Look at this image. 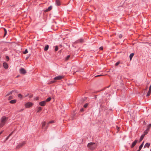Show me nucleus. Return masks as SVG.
Masks as SVG:
<instances>
[{"mask_svg":"<svg viewBox=\"0 0 151 151\" xmlns=\"http://www.w3.org/2000/svg\"><path fill=\"white\" fill-rule=\"evenodd\" d=\"M97 145L94 142H90L88 144L87 147L91 150H94L97 147Z\"/></svg>","mask_w":151,"mask_h":151,"instance_id":"f257e3e1","label":"nucleus"},{"mask_svg":"<svg viewBox=\"0 0 151 151\" xmlns=\"http://www.w3.org/2000/svg\"><path fill=\"white\" fill-rule=\"evenodd\" d=\"M8 119V117L5 116H3L1 119V123H0V127H2L6 123V121Z\"/></svg>","mask_w":151,"mask_h":151,"instance_id":"f03ea898","label":"nucleus"},{"mask_svg":"<svg viewBox=\"0 0 151 151\" xmlns=\"http://www.w3.org/2000/svg\"><path fill=\"white\" fill-rule=\"evenodd\" d=\"M33 105V104L31 102H28L25 104L26 108H28L31 107Z\"/></svg>","mask_w":151,"mask_h":151,"instance_id":"7ed1b4c3","label":"nucleus"},{"mask_svg":"<svg viewBox=\"0 0 151 151\" xmlns=\"http://www.w3.org/2000/svg\"><path fill=\"white\" fill-rule=\"evenodd\" d=\"M20 72L22 74H25L26 73V71L23 68H22L19 70Z\"/></svg>","mask_w":151,"mask_h":151,"instance_id":"20e7f679","label":"nucleus"},{"mask_svg":"<svg viewBox=\"0 0 151 151\" xmlns=\"http://www.w3.org/2000/svg\"><path fill=\"white\" fill-rule=\"evenodd\" d=\"M25 144V142H23L20 144H19L17 147V149H19V148L22 147V146L24 145Z\"/></svg>","mask_w":151,"mask_h":151,"instance_id":"39448f33","label":"nucleus"},{"mask_svg":"<svg viewBox=\"0 0 151 151\" xmlns=\"http://www.w3.org/2000/svg\"><path fill=\"white\" fill-rule=\"evenodd\" d=\"M63 77L62 76H59L55 77L54 78V80H59L62 79Z\"/></svg>","mask_w":151,"mask_h":151,"instance_id":"423d86ee","label":"nucleus"},{"mask_svg":"<svg viewBox=\"0 0 151 151\" xmlns=\"http://www.w3.org/2000/svg\"><path fill=\"white\" fill-rule=\"evenodd\" d=\"M46 103V101H43L40 102L39 105L41 106H43L45 105Z\"/></svg>","mask_w":151,"mask_h":151,"instance_id":"0eeeda50","label":"nucleus"},{"mask_svg":"<svg viewBox=\"0 0 151 151\" xmlns=\"http://www.w3.org/2000/svg\"><path fill=\"white\" fill-rule=\"evenodd\" d=\"M137 142V140H136L135 141L132 143L131 147V148H133L134 147L135 145H136Z\"/></svg>","mask_w":151,"mask_h":151,"instance_id":"6e6552de","label":"nucleus"},{"mask_svg":"<svg viewBox=\"0 0 151 151\" xmlns=\"http://www.w3.org/2000/svg\"><path fill=\"white\" fill-rule=\"evenodd\" d=\"M46 123L45 122H42V129H46L47 128V127H45V125Z\"/></svg>","mask_w":151,"mask_h":151,"instance_id":"1a4fd4ad","label":"nucleus"},{"mask_svg":"<svg viewBox=\"0 0 151 151\" xmlns=\"http://www.w3.org/2000/svg\"><path fill=\"white\" fill-rule=\"evenodd\" d=\"M52 9V6H50L47 9L45 10V12H47L51 10Z\"/></svg>","mask_w":151,"mask_h":151,"instance_id":"9d476101","label":"nucleus"},{"mask_svg":"<svg viewBox=\"0 0 151 151\" xmlns=\"http://www.w3.org/2000/svg\"><path fill=\"white\" fill-rule=\"evenodd\" d=\"M3 65L4 68L5 69H7L8 68V64L6 63L5 62H4L3 63Z\"/></svg>","mask_w":151,"mask_h":151,"instance_id":"9b49d317","label":"nucleus"},{"mask_svg":"<svg viewBox=\"0 0 151 151\" xmlns=\"http://www.w3.org/2000/svg\"><path fill=\"white\" fill-rule=\"evenodd\" d=\"M56 4L57 5H60V2L59 0H56Z\"/></svg>","mask_w":151,"mask_h":151,"instance_id":"f8f14e48","label":"nucleus"},{"mask_svg":"<svg viewBox=\"0 0 151 151\" xmlns=\"http://www.w3.org/2000/svg\"><path fill=\"white\" fill-rule=\"evenodd\" d=\"M16 102V100L15 99L11 100L10 101V103L11 104H15Z\"/></svg>","mask_w":151,"mask_h":151,"instance_id":"ddd939ff","label":"nucleus"},{"mask_svg":"<svg viewBox=\"0 0 151 151\" xmlns=\"http://www.w3.org/2000/svg\"><path fill=\"white\" fill-rule=\"evenodd\" d=\"M149 130L148 129H147L144 132V134L143 135H144L145 136V135L148 132Z\"/></svg>","mask_w":151,"mask_h":151,"instance_id":"4468645a","label":"nucleus"},{"mask_svg":"<svg viewBox=\"0 0 151 151\" xmlns=\"http://www.w3.org/2000/svg\"><path fill=\"white\" fill-rule=\"evenodd\" d=\"M49 47V46L48 45H46L45 47L44 50L45 51H47L48 50Z\"/></svg>","mask_w":151,"mask_h":151,"instance_id":"2eb2a0df","label":"nucleus"},{"mask_svg":"<svg viewBox=\"0 0 151 151\" xmlns=\"http://www.w3.org/2000/svg\"><path fill=\"white\" fill-rule=\"evenodd\" d=\"M134 55V54L133 53H132L130 55L129 58H130V60H131L132 59V57H133V56Z\"/></svg>","mask_w":151,"mask_h":151,"instance_id":"dca6fc26","label":"nucleus"},{"mask_svg":"<svg viewBox=\"0 0 151 151\" xmlns=\"http://www.w3.org/2000/svg\"><path fill=\"white\" fill-rule=\"evenodd\" d=\"M15 90H13V91H11L9 92V93H8L6 95V96H8L9 95H10V94H11Z\"/></svg>","mask_w":151,"mask_h":151,"instance_id":"f3484780","label":"nucleus"},{"mask_svg":"<svg viewBox=\"0 0 151 151\" xmlns=\"http://www.w3.org/2000/svg\"><path fill=\"white\" fill-rule=\"evenodd\" d=\"M42 108L40 107H39L37 108V112H40L42 110Z\"/></svg>","mask_w":151,"mask_h":151,"instance_id":"a211bd4d","label":"nucleus"},{"mask_svg":"<svg viewBox=\"0 0 151 151\" xmlns=\"http://www.w3.org/2000/svg\"><path fill=\"white\" fill-rule=\"evenodd\" d=\"M150 145V144L148 143H147L145 145L144 147L145 148V147H147L148 148L149 147Z\"/></svg>","mask_w":151,"mask_h":151,"instance_id":"6ab92c4d","label":"nucleus"},{"mask_svg":"<svg viewBox=\"0 0 151 151\" xmlns=\"http://www.w3.org/2000/svg\"><path fill=\"white\" fill-rule=\"evenodd\" d=\"M144 142H143L141 144V145L139 146V150H140L141 149V148L143 147V145H144Z\"/></svg>","mask_w":151,"mask_h":151,"instance_id":"aec40b11","label":"nucleus"},{"mask_svg":"<svg viewBox=\"0 0 151 151\" xmlns=\"http://www.w3.org/2000/svg\"><path fill=\"white\" fill-rule=\"evenodd\" d=\"M144 135H142L140 137V141H141L144 137Z\"/></svg>","mask_w":151,"mask_h":151,"instance_id":"412c9836","label":"nucleus"},{"mask_svg":"<svg viewBox=\"0 0 151 151\" xmlns=\"http://www.w3.org/2000/svg\"><path fill=\"white\" fill-rule=\"evenodd\" d=\"M51 97H49V98H48L47 99H46V100L45 101H46V102L49 101L51 100Z\"/></svg>","mask_w":151,"mask_h":151,"instance_id":"4be33fe9","label":"nucleus"},{"mask_svg":"<svg viewBox=\"0 0 151 151\" xmlns=\"http://www.w3.org/2000/svg\"><path fill=\"white\" fill-rule=\"evenodd\" d=\"M13 132H12L11 133V134H9V136H8L7 137H6V140H8V138H9V137H10V136L12 135V134Z\"/></svg>","mask_w":151,"mask_h":151,"instance_id":"5701e85b","label":"nucleus"},{"mask_svg":"<svg viewBox=\"0 0 151 151\" xmlns=\"http://www.w3.org/2000/svg\"><path fill=\"white\" fill-rule=\"evenodd\" d=\"M28 52L27 49H26L25 50V51L23 52V53L24 54H26Z\"/></svg>","mask_w":151,"mask_h":151,"instance_id":"b1692460","label":"nucleus"},{"mask_svg":"<svg viewBox=\"0 0 151 151\" xmlns=\"http://www.w3.org/2000/svg\"><path fill=\"white\" fill-rule=\"evenodd\" d=\"M151 93V91H148L147 94V96H149L150 95Z\"/></svg>","mask_w":151,"mask_h":151,"instance_id":"393cba45","label":"nucleus"},{"mask_svg":"<svg viewBox=\"0 0 151 151\" xmlns=\"http://www.w3.org/2000/svg\"><path fill=\"white\" fill-rule=\"evenodd\" d=\"M70 55H68L66 58H65V60H68V59H69V58H70Z\"/></svg>","mask_w":151,"mask_h":151,"instance_id":"a878e982","label":"nucleus"},{"mask_svg":"<svg viewBox=\"0 0 151 151\" xmlns=\"http://www.w3.org/2000/svg\"><path fill=\"white\" fill-rule=\"evenodd\" d=\"M120 63V61H118V62H117L115 64V65L116 66H117V65H119V64Z\"/></svg>","mask_w":151,"mask_h":151,"instance_id":"bb28decb","label":"nucleus"},{"mask_svg":"<svg viewBox=\"0 0 151 151\" xmlns=\"http://www.w3.org/2000/svg\"><path fill=\"white\" fill-rule=\"evenodd\" d=\"M18 96L20 98H22V95L21 94H19L18 95Z\"/></svg>","mask_w":151,"mask_h":151,"instance_id":"cd10ccee","label":"nucleus"},{"mask_svg":"<svg viewBox=\"0 0 151 151\" xmlns=\"http://www.w3.org/2000/svg\"><path fill=\"white\" fill-rule=\"evenodd\" d=\"M58 50V46H56L55 47V51H57Z\"/></svg>","mask_w":151,"mask_h":151,"instance_id":"c85d7f7f","label":"nucleus"},{"mask_svg":"<svg viewBox=\"0 0 151 151\" xmlns=\"http://www.w3.org/2000/svg\"><path fill=\"white\" fill-rule=\"evenodd\" d=\"M4 32H5L4 35V36L5 35H6L7 32H6V29L5 28H4Z\"/></svg>","mask_w":151,"mask_h":151,"instance_id":"c756f323","label":"nucleus"},{"mask_svg":"<svg viewBox=\"0 0 151 151\" xmlns=\"http://www.w3.org/2000/svg\"><path fill=\"white\" fill-rule=\"evenodd\" d=\"M55 82V81H52L49 82V84L52 83H53Z\"/></svg>","mask_w":151,"mask_h":151,"instance_id":"7c9ffc66","label":"nucleus"},{"mask_svg":"<svg viewBox=\"0 0 151 151\" xmlns=\"http://www.w3.org/2000/svg\"><path fill=\"white\" fill-rule=\"evenodd\" d=\"M151 127V124H149L147 126V129L149 130V129L150 128V127Z\"/></svg>","mask_w":151,"mask_h":151,"instance_id":"2f4dec72","label":"nucleus"},{"mask_svg":"<svg viewBox=\"0 0 151 151\" xmlns=\"http://www.w3.org/2000/svg\"><path fill=\"white\" fill-rule=\"evenodd\" d=\"M13 99V97L12 96H10L9 97V100H11V99Z\"/></svg>","mask_w":151,"mask_h":151,"instance_id":"473e14b6","label":"nucleus"},{"mask_svg":"<svg viewBox=\"0 0 151 151\" xmlns=\"http://www.w3.org/2000/svg\"><path fill=\"white\" fill-rule=\"evenodd\" d=\"M88 105V104H85L84 106V108H86L87 106Z\"/></svg>","mask_w":151,"mask_h":151,"instance_id":"72a5a7b5","label":"nucleus"},{"mask_svg":"<svg viewBox=\"0 0 151 151\" xmlns=\"http://www.w3.org/2000/svg\"><path fill=\"white\" fill-rule=\"evenodd\" d=\"M54 122V121L53 120L49 122L48 123H52Z\"/></svg>","mask_w":151,"mask_h":151,"instance_id":"f704fd0d","label":"nucleus"},{"mask_svg":"<svg viewBox=\"0 0 151 151\" xmlns=\"http://www.w3.org/2000/svg\"><path fill=\"white\" fill-rule=\"evenodd\" d=\"M84 110V109L83 108H82L80 110V111L81 112H82Z\"/></svg>","mask_w":151,"mask_h":151,"instance_id":"c9c22d12","label":"nucleus"},{"mask_svg":"<svg viewBox=\"0 0 151 151\" xmlns=\"http://www.w3.org/2000/svg\"><path fill=\"white\" fill-rule=\"evenodd\" d=\"M99 49L101 50H103V47H100Z\"/></svg>","mask_w":151,"mask_h":151,"instance_id":"e433bc0d","label":"nucleus"},{"mask_svg":"<svg viewBox=\"0 0 151 151\" xmlns=\"http://www.w3.org/2000/svg\"><path fill=\"white\" fill-rule=\"evenodd\" d=\"M6 58L8 60H9V58L8 56H6Z\"/></svg>","mask_w":151,"mask_h":151,"instance_id":"4c0bfd02","label":"nucleus"},{"mask_svg":"<svg viewBox=\"0 0 151 151\" xmlns=\"http://www.w3.org/2000/svg\"><path fill=\"white\" fill-rule=\"evenodd\" d=\"M119 37L120 38H121L122 37V35H119Z\"/></svg>","mask_w":151,"mask_h":151,"instance_id":"58836bf2","label":"nucleus"},{"mask_svg":"<svg viewBox=\"0 0 151 151\" xmlns=\"http://www.w3.org/2000/svg\"><path fill=\"white\" fill-rule=\"evenodd\" d=\"M104 76V75H100L97 76L96 77L100 76Z\"/></svg>","mask_w":151,"mask_h":151,"instance_id":"ea45409f","label":"nucleus"},{"mask_svg":"<svg viewBox=\"0 0 151 151\" xmlns=\"http://www.w3.org/2000/svg\"><path fill=\"white\" fill-rule=\"evenodd\" d=\"M79 40L80 42H83V40L82 39H81L80 40Z\"/></svg>","mask_w":151,"mask_h":151,"instance_id":"a19ab883","label":"nucleus"},{"mask_svg":"<svg viewBox=\"0 0 151 151\" xmlns=\"http://www.w3.org/2000/svg\"><path fill=\"white\" fill-rule=\"evenodd\" d=\"M149 91L151 92V88H149Z\"/></svg>","mask_w":151,"mask_h":151,"instance_id":"79ce46f5","label":"nucleus"},{"mask_svg":"<svg viewBox=\"0 0 151 151\" xmlns=\"http://www.w3.org/2000/svg\"><path fill=\"white\" fill-rule=\"evenodd\" d=\"M3 131H2L0 132V135L2 133Z\"/></svg>","mask_w":151,"mask_h":151,"instance_id":"37998d69","label":"nucleus"},{"mask_svg":"<svg viewBox=\"0 0 151 151\" xmlns=\"http://www.w3.org/2000/svg\"><path fill=\"white\" fill-rule=\"evenodd\" d=\"M28 58H29V57H26V59H27H27Z\"/></svg>","mask_w":151,"mask_h":151,"instance_id":"c03bdc74","label":"nucleus"},{"mask_svg":"<svg viewBox=\"0 0 151 151\" xmlns=\"http://www.w3.org/2000/svg\"><path fill=\"white\" fill-rule=\"evenodd\" d=\"M117 128V129H119V128L118 127H116Z\"/></svg>","mask_w":151,"mask_h":151,"instance_id":"a18cd8bd","label":"nucleus"},{"mask_svg":"<svg viewBox=\"0 0 151 151\" xmlns=\"http://www.w3.org/2000/svg\"><path fill=\"white\" fill-rule=\"evenodd\" d=\"M149 88H151V85H150V87Z\"/></svg>","mask_w":151,"mask_h":151,"instance_id":"49530a36","label":"nucleus"},{"mask_svg":"<svg viewBox=\"0 0 151 151\" xmlns=\"http://www.w3.org/2000/svg\"><path fill=\"white\" fill-rule=\"evenodd\" d=\"M23 110V109H22L21 110V111H22Z\"/></svg>","mask_w":151,"mask_h":151,"instance_id":"de8ad7c7","label":"nucleus"},{"mask_svg":"<svg viewBox=\"0 0 151 151\" xmlns=\"http://www.w3.org/2000/svg\"><path fill=\"white\" fill-rule=\"evenodd\" d=\"M140 150H139H139H137L138 151H140Z\"/></svg>","mask_w":151,"mask_h":151,"instance_id":"09e8293b","label":"nucleus"},{"mask_svg":"<svg viewBox=\"0 0 151 151\" xmlns=\"http://www.w3.org/2000/svg\"><path fill=\"white\" fill-rule=\"evenodd\" d=\"M27 96H25V97H26Z\"/></svg>","mask_w":151,"mask_h":151,"instance_id":"8fccbe9b","label":"nucleus"},{"mask_svg":"<svg viewBox=\"0 0 151 151\" xmlns=\"http://www.w3.org/2000/svg\"><path fill=\"white\" fill-rule=\"evenodd\" d=\"M38 98H37V99H36V100H38Z\"/></svg>","mask_w":151,"mask_h":151,"instance_id":"3c124183","label":"nucleus"}]
</instances>
